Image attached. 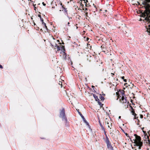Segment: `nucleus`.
<instances>
[{
    "instance_id": "20e7f679",
    "label": "nucleus",
    "mask_w": 150,
    "mask_h": 150,
    "mask_svg": "<svg viewBox=\"0 0 150 150\" xmlns=\"http://www.w3.org/2000/svg\"><path fill=\"white\" fill-rule=\"evenodd\" d=\"M57 47V50L59 51H60L61 50L62 52H60L61 54H62L64 56V57H65V56H64V55H65V53L64 52V46L61 45V44H60L59 46H56Z\"/></svg>"
},
{
    "instance_id": "9b49d317",
    "label": "nucleus",
    "mask_w": 150,
    "mask_h": 150,
    "mask_svg": "<svg viewBox=\"0 0 150 150\" xmlns=\"http://www.w3.org/2000/svg\"><path fill=\"white\" fill-rule=\"evenodd\" d=\"M41 21L42 23V24L45 26V28H47V26L46 25V24L44 23L43 22V20L41 18H40Z\"/></svg>"
},
{
    "instance_id": "6e6552de",
    "label": "nucleus",
    "mask_w": 150,
    "mask_h": 150,
    "mask_svg": "<svg viewBox=\"0 0 150 150\" xmlns=\"http://www.w3.org/2000/svg\"><path fill=\"white\" fill-rule=\"evenodd\" d=\"M81 117L83 119V121L86 124V125L88 126V127L89 126V125H88V123L87 122V121L85 120V119H84V117H83L82 116H81Z\"/></svg>"
},
{
    "instance_id": "7c9ffc66",
    "label": "nucleus",
    "mask_w": 150,
    "mask_h": 150,
    "mask_svg": "<svg viewBox=\"0 0 150 150\" xmlns=\"http://www.w3.org/2000/svg\"><path fill=\"white\" fill-rule=\"evenodd\" d=\"M99 123H100V121H99Z\"/></svg>"
},
{
    "instance_id": "a878e982",
    "label": "nucleus",
    "mask_w": 150,
    "mask_h": 150,
    "mask_svg": "<svg viewBox=\"0 0 150 150\" xmlns=\"http://www.w3.org/2000/svg\"><path fill=\"white\" fill-rule=\"evenodd\" d=\"M92 87H93H93H94V86H92Z\"/></svg>"
},
{
    "instance_id": "c756f323",
    "label": "nucleus",
    "mask_w": 150,
    "mask_h": 150,
    "mask_svg": "<svg viewBox=\"0 0 150 150\" xmlns=\"http://www.w3.org/2000/svg\"><path fill=\"white\" fill-rule=\"evenodd\" d=\"M88 39H88V38H87V40H88Z\"/></svg>"
},
{
    "instance_id": "f257e3e1",
    "label": "nucleus",
    "mask_w": 150,
    "mask_h": 150,
    "mask_svg": "<svg viewBox=\"0 0 150 150\" xmlns=\"http://www.w3.org/2000/svg\"><path fill=\"white\" fill-rule=\"evenodd\" d=\"M149 3L148 6L146 8L145 10L142 13L140 16L143 18H140V21L145 22V27L148 34L150 35V0H145Z\"/></svg>"
},
{
    "instance_id": "393cba45",
    "label": "nucleus",
    "mask_w": 150,
    "mask_h": 150,
    "mask_svg": "<svg viewBox=\"0 0 150 150\" xmlns=\"http://www.w3.org/2000/svg\"><path fill=\"white\" fill-rule=\"evenodd\" d=\"M121 118V116H119V118Z\"/></svg>"
},
{
    "instance_id": "4be33fe9",
    "label": "nucleus",
    "mask_w": 150,
    "mask_h": 150,
    "mask_svg": "<svg viewBox=\"0 0 150 150\" xmlns=\"http://www.w3.org/2000/svg\"><path fill=\"white\" fill-rule=\"evenodd\" d=\"M126 134V135L127 136H128V134H127L126 133V134Z\"/></svg>"
},
{
    "instance_id": "ddd939ff",
    "label": "nucleus",
    "mask_w": 150,
    "mask_h": 150,
    "mask_svg": "<svg viewBox=\"0 0 150 150\" xmlns=\"http://www.w3.org/2000/svg\"><path fill=\"white\" fill-rule=\"evenodd\" d=\"M109 121L110 122V123L108 125V127L111 128V127H112V124L111 123L110 121Z\"/></svg>"
},
{
    "instance_id": "f03ea898",
    "label": "nucleus",
    "mask_w": 150,
    "mask_h": 150,
    "mask_svg": "<svg viewBox=\"0 0 150 150\" xmlns=\"http://www.w3.org/2000/svg\"><path fill=\"white\" fill-rule=\"evenodd\" d=\"M116 94L117 97V99H119L120 103L124 105L125 108H127L129 102L127 100L126 97H125L123 96L124 94V91H120L119 92H117Z\"/></svg>"
},
{
    "instance_id": "dca6fc26",
    "label": "nucleus",
    "mask_w": 150,
    "mask_h": 150,
    "mask_svg": "<svg viewBox=\"0 0 150 150\" xmlns=\"http://www.w3.org/2000/svg\"><path fill=\"white\" fill-rule=\"evenodd\" d=\"M121 78H122V79L124 80V76H122L121 77Z\"/></svg>"
},
{
    "instance_id": "2eb2a0df",
    "label": "nucleus",
    "mask_w": 150,
    "mask_h": 150,
    "mask_svg": "<svg viewBox=\"0 0 150 150\" xmlns=\"http://www.w3.org/2000/svg\"><path fill=\"white\" fill-rule=\"evenodd\" d=\"M140 118H142L143 117V116L142 115H140Z\"/></svg>"
},
{
    "instance_id": "aec40b11",
    "label": "nucleus",
    "mask_w": 150,
    "mask_h": 150,
    "mask_svg": "<svg viewBox=\"0 0 150 150\" xmlns=\"http://www.w3.org/2000/svg\"><path fill=\"white\" fill-rule=\"evenodd\" d=\"M111 74L112 75V76H113V75H114V74L113 73H111Z\"/></svg>"
},
{
    "instance_id": "cd10ccee",
    "label": "nucleus",
    "mask_w": 150,
    "mask_h": 150,
    "mask_svg": "<svg viewBox=\"0 0 150 150\" xmlns=\"http://www.w3.org/2000/svg\"><path fill=\"white\" fill-rule=\"evenodd\" d=\"M143 132H144V133H145V132H144V131H143Z\"/></svg>"
},
{
    "instance_id": "39448f33",
    "label": "nucleus",
    "mask_w": 150,
    "mask_h": 150,
    "mask_svg": "<svg viewBox=\"0 0 150 150\" xmlns=\"http://www.w3.org/2000/svg\"><path fill=\"white\" fill-rule=\"evenodd\" d=\"M60 117H62L63 120H66V118L65 116L64 110V109H62L60 112Z\"/></svg>"
},
{
    "instance_id": "423d86ee",
    "label": "nucleus",
    "mask_w": 150,
    "mask_h": 150,
    "mask_svg": "<svg viewBox=\"0 0 150 150\" xmlns=\"http://www.w3.org/2000/svg\"><path fill=\"white\" fill-rule=\"evenodd\" d=\"M88 2L87 0H82L81 1V7H83L84 5H85L86 6H87V3Z\"/></svg>"
},
{
    "instance_id": "0eeeda50",
    "label": "nucleus",
    "mask_w": 150,
    "mask_h": 150,
    "mask_svg": "<svg viewBox=\"0 0 150 150\" xmlns=\"http://www.w3.org/2000/svg\"><path fill=\"white\" fill-rule=\"evenodd\" d=\"M106 142L107 144V146L108 148H110L111 146L109 143V139L107 138L106 140Z\"/></svg>"
},
{
    "instance_id": "c85d7f7f",
    "label": "nucleus",
    "mask_w": 150,
    "mask_h": 150,
    "mask_svg": "<svg viewBox=\"0 0 150 150\" xmlns=\"http://www.w3.org/2000/svg\"><path fill=\"white\" fill-rule=\"evenodd\" d=\"M88 39H88V38H87V40H88Z\"/></svg>"
},
{
    "instance_id": "9d476101",
    "label": "nucleus",
    "mask_w": 150,
    "mask_h": 150,
    "mask_svg": "<svg viewBox=\"0 0 150 150\" xmlns=\"http://www.w3.org/2000/svg\"><path fill=\"white\" fill-rule=\"evenodd\" d=\"M131 109H132L131 111V113H132V114L133 115H134L135 117V118H136V115L134 111V110L132 108Z\"/></svg>"
},
{
    "instance_id": "a211bd4d",
    "label": "nucleus",
    "mask_w": 150,
    "mask_h": 150,
    "mask_svg": "<svg viewBox=\"0 0 150 150\" xmlns=\"http://www.w3.org/2000/svg\"><path fill=\"white\" fill-rule=\"evenodd\" d=\"M42 4L44 6H45L46 4H45L44 2L42 3Z\"/></svg>"
},
{
    "instance_id": "f8f14e48",
    "label": "nucleus",
    "mask_w": 150,
    "mask_h": 150,
    "mask_svg": "<svg viewBox=\"0 0 150 150\" xmlns=\"http://www.w3.org/2000/svg\"><path fill=\"white\" fill-rule=\"evenodd\" d=\"M109 121H110V120H108L106 118L105 120V123L106 124H107V125L109 124L110 123V122Z\"/></svg>"
},
{
    "instance_id": "5701e85b",
    "label": "nucleus",
    "mask_w": 150,
    "mask_h": 150,
    "mask_svg": "<svg viewBox=\"0 0 150 150\" xmlns=\"http://www.w3.org/2000/svg\"><path fill=\"white\" fill-rule=\"evenodd\" d=\"M69 24H70L69 23V22H68V25H69Z\"/></svg>"
},
{
    "instance_id": "1a4fd4ad",
    "label": "nucleus",
    "mask_w": 150,
    "mask_h": 150,
    "mask_svg": "<svg viewBox=\"0 0 150 150\" xmlns=\"http://www.w3.org/2000/svg\"><path fill=\"white\" fill-rule=\"evenodd\" d=\"M92 96L93 97H94L96 101H98L99 100V99L98 98V96H96V95L94 94H93Z\"/></svg>"
},
{
    "instance_id": "4468645a",
    "label": "nucleus",
    "mask_w": 150,
    "mask_h": 150,
    "mask_svg": "<svg viewBox=\"0 0 150 150\" xmlns=\"http://www.w3.org/2000/svg\"><path fill=\"white\" fill-rule=\"evenodd\" d=\"M59 85H61V87H62V81H59Z\"/></svg>"
},
{
    "instance_id": "6ab92c4d",
    "label": "nucleus",
    "mask_w": 150,
    "mask_h": 150,
    "mask_svg": "<svg viewBox=\"0 0 150 150\" xmlns=\"http://www.w3.org/2000/svg\"><path fill=\"white\" fill-rule=\"evenodd\" d=\"M124 81L125 82H126L127 81V80L126 79H124Z\"/></svg>"
},
{
    "instance_id": "bb28decb",
    "label": "nucleus",
    "mask_w": 150,
    "mask_h": 150,
    "mask_svg": "<svg viewBox=\"0 0 150 150\" xmlns=\"http://www.w3.org/2000/svg\"><path fill=\"white\" fill-rule=\"evenodd\" d=\"M57 41H58V42H59V40H57Z\"/></svg>"
},
{
    "instance_id": "f3484780",
    "label": "nucleus",
    "mask_w": 150,
    "mask_h": 150,
    "mask_svg": "<svg viewBox=\"0 0 150 150\" xmlns=\"http://www.w3.org/2000/svg\"><path fill=\"white\" fill-rule=\"evenodd\" d=\"M0 68H3L2 66L1 65H0Z\"/></svg>"
},
{
    "instance_id": "b1692460",
    "label": "nucleus",
    "mask_w": 150,
    "mask_h": 150,
    "mask_svg": "<svg viewBox=\"0 0 150 150\" xmlns=\"http://www.w3.org/2000/svg\"><path fill=\"white\" fill-rule=\"evenodd\" d=\"M127 83H125V85H125V86H126V85H127Z\"/></svg>"
},
{
    "instance_id": "412c9836",
    "label": "nucleus",
    "mask_w": 150,
    "mask_h": 150,
    "mask_svg": "<svg viewBox=\"0 0 150 150\" xmlns=\"http://www.w3.org/2000/svg\"><path fill=\"white\" fill-rule=\"evenodd\" d=\"M38 16H39L40 18H41V16L40 15H38Z\"/></svg>"
},
{
    "instance_id": "7ed1b4c3",
    "label": "nucleus",
    "mask_w": 150,
    "mask_h": 150,
    "mask_svg": "<svg viewBox=\"0 0 150 150\" xmlns=\"http://www.w3.org/2000/svg\"><path fill=\"white\" fill-rule=\"evenodd\" d=\"M134 136H135V139L134 140V142L137 146H139L138 149H140L143 144L142 142L141 141V137L136 134H134Z\"/></svg>"
}]
</instances>
